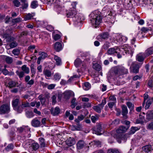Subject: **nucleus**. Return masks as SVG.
I'll list each match as a JSON object with an SVG mask.
<instances>
[{"label": "nucleus", "instance_id": "f257e3e1", "mask_svg": "<svg viewBox=\"0 0 153 153\" xmlns=\"http://www.w3.org/2000/svg\"><path fill=\"white\" fill-rule=\"evenodd\" d=\"M66 16L68 18H72L73 21L76 24L80 23L83 19H82V14L77 13L76 10L72 9V8H70L69 10L67 11Z\"/></svg>", "mask_w": 153, "mask_h": 153}, {"label": "nucleus", "instance_id": "f03ea898", "mask_svg": "<svg viewBox=\"0 0 153 153\" xmlns=\"http://www.w3.org/2000/svg\"><path fill=\"white\" fill-rule=\"evenodd\" d=\"M90 16L91 23L92 25H95V27L101 23L102 16H101L100 12L99 11L96 10L92 12Z\"/></svg>", "mask_w": 153, "mask_h": 153}, {"label": "nucleus", "instance_id": "7ed1b4c3", "mask_svg": "<svg viewBox=\"0 0 153 153\" xmlns=\"http://www.w3.org/2000/svg\"><path fill=\"white\" fill-rule=\"evenodd\" d=\"M17 132L22 134L25 137L29 138L31 137L30 128L28 126H23L17 128Z\"/></svg>", "mask_w": 153, "mask_h": 153}, {"label": "nucleus", "instance_id": "20e7f679", "mask_svg": "<svg viewBox=\"0 0 153 153\" xmlns=\"http://www.w3.org/2000/svg\"><path fill=\"white\" fill-rule=\"evenodd\" d=\"M12 105L13 109L18 113L22 112V108L20 105V100L19 98H14L12 101Z\"/></svg>", "mask_w": 153, "mask_h": 153}, {"label": "nucleus", "instance_id": "39448f33", "mask_svg": "<svg viewBox=\"0 0 153 153\" xmlns=\"http://www.w3.org/2000/svg\"><path fill=\"white\" fill-rule=\"evenodd\" d=\"M114 73L118 75H122L128 73V70L122 66H118L114 71Z\"/></svg>", "mask_w": 153, "mask_h": 153}, {"label": "nucleus", "instance_id": "423d86ee", "mask_svg": "<svg viewBox=\"0 0 153 153\" xmlns=\"http://www.w3.org/2000/svg\"><path fill=\"white\" fill-rule=\"evenodd\" d=\"M142 64L138 63L137 62H134L132 63L130 68H133V73H137L138 72L139 69L141 66Z\"/></svg>", "mask_w": 153, "mask_h": 153}, {"label": "nucleus", "instance_id": "0eeeda50", "mask_svg": "<svg viewBox=\"0 0 153 153\" xmlns=\"http://www.w3.org/2000/svg\"><path fill=\"white\" fill-rule=\"evenodd\" d=\"M29 149L31 151H36L37 150L39 147V144L36 143L34 141H31L28 143Z\"/></svg>", "mask_w": 153, "mask_h": 153}, {"label": "nucleus", "instance_id": "6e6552de", "mask_svg": "<svg viewBox=\"0 0 153 153\" xmlns=\"http://www.w3.org/2000/svg\"><path fill=\"white\" fill-rule=\"evenodd\" d=\"M10 111V105L8 104L2 105L0 107V112L2 114L8 113Z\"/></svg>", "mask_w": 153, "mask_h": 153}, {"label": "nucleus", "instance_id": "1a4fd4ad", "mask_svg": "<svg viewBox=\"0 0 153 153\" xmlns=\"http://www.w3.org/2000/svg\"><path fill=\"white\" fill-rule=\"evenodd\" d=\"M93 130L95 133L97 135H100L102 132H103V129L102 127V125L100 123H97V125L93 128Z\"/></svg>", "mask_w": 153, "mask_h": 153}, {"label": "nucleus", "instance_id": "9d476101", "mask_svg": "<svg viewBox=\"0 0 153 153\" xmlns=\"http://www.w3.org/2000/svg\"><path fill=\"white\" fill-rule=\"evenodd\" d=\"M109 36V34L107 32L102 33L97 36L96 38L100 41H102L104 40L107 39Z\"/></svg>", "mask_w": 153, "mask_h": 153}, {"label": "nucleus", "instance_id": "9b49d317", "mask_svg": "<svg viewBox=\"0 0 153 153\" xmlns=\"http://www.w3.org/2000/svg\"><path fill=\"white\" fill-rule=\"evenodd\" d=\"M8 30H7L2 35L3 38L6 39V41L7 42H10L13 41L14 38L11 36L10 34L8 33Z\"/></svg>", "mask_w": 153, "mask_h": 153}, {"label": "nucleus", "instance_id": "f8f14e48", "mask_svg": "<svg viewBox=\"0 0 153 153\" xmlns=\"http://www.w3.org/2000/svg\"><path fill=\"white\" fill-rule=\"evenodd\" d=\"M123 49L124 50V51H125V53H126L130 54L131 56L133 55L134 50L133 49L131 48V47L126 45L123 48Z\"/></svg>", "mask_w": 153, "mask_h": 153}, {"label": "nucleus", "instance_id": "ddd939ff", "mask_svg": "<svg viewBox=\"0 0 153 153\" xmlns=\"http://www.w3.org/2000/svg\"><path fill=\"white\" fill-rule=\"evenodd\" d=\"M117 48L116 47L111 48H109L107 51V53L109 55H114L117 53Z\"/></svg>", "mask_w": 153, "mask_h": 153}, {"label": "nucleus", "instance_id": "4468645a", "mask_svg": "<svg viewBox=\"0 0 153 153\" xmlns=\"http://www.w3.org/2000/svg\"><path fill=\"white\" fill-rule=\"evenodd\" d=\"M85 117V116L81 115L80 116H78L77 118L75 119V121L76 122V124L78 126V128L79 129H77V130H79V129H80L82 128V126L79 123V122L80 121L83 120Z\"/></svg>", "mask_w": 153, "mask_h": 153}, {"label": "nucleus", "instance_id": "2eb2a0df", "mask_svg": "<svg viewBox=\"0 0 153 153\" xmlns=\"http://www.w3.org/2000/svg\"><path fill=\"white\" fill-rule=\"evenodd\" d=\"M54 48L57 52H59L61 51L62 49L61 43L59 42H56L54 45Z\"/></svg>", "mask_w": 153, "mask_h": 153}, {"label": "nucleus", "instance_id": "dca6fc26", "mask_svg": "<svg viewBox=\"0 0 153 153\" xmlns=\"http://www.w3.org/2000/svg\"><path fill=\"white\" fill-rule=\"evenodd\" d=\"M55 5H54V8L57 11H61L62 10V7L61 6V3L59 0L57 1Z\"/></svg>", "mask_w": 153, "mask_h": 153}, {"label": "nucleus", "instance_id": "f3484780", "mask_svg": "<svg viewBox=\"0 0 153 153\" xmlns=\"http://www.w3.org/2000/svg\"><path fill=\"white\" fill-rule=\"evenodd\" d=\"M129 128V126H121L116 130V132L118 133H122L126 132Z\"/></svg>", "mask_w": 153, "mask_h": 153}, {"label": "nucleus", "instance_id": "a211bd4d", "mask_svg": "<svg viewBox=\"0 0 153 153\" xmlns=\"http://www.w3.org/2000/svg\"><path fill=\"white\" fill-rule=\"evenodd\" d=\"M31 125L34 127H38L40 126V122L36 118H34L31 121Z\"/></svg>", "mask_w": 153, "mask_h": 153}, {"label": "nucleus", "instance_id": "6ab92c4d", "mask_svg": "<svg viewBox=\"0 0 153 153\" xmlns=\"http://www.w3.org/2000/svg\"><path fill=\"white\" fill-rule=\"evenodd\" d=\"M122 115L125 118H126V115L128 113V111L127 107L124 105H123L122 106Z\"/></svg>", "mask_w": 153, "mask_h": 153}, {"label": "nucleus", "instance_id": "aec40b11", "mask_svg": "<svg viewBox=\"0 0 153 153\" xmlns=\"http://www.w3.org/2000/svg\"><path fill=\"white\" fill-rule=\"evenodd\" d=\"M51 111L52 115L55 116L59 114L60 113V109L59 108L56 107L55 108H51Z\"/></svg>", "mask_w": 153, "mask_h": 153}, {"label": "nucleus", "instance_id": "412c9836", "mask_svg": "<svg viewBox=\"0 0 153 153\" xmlns=\"http://www.w3.org/2000/svg\"><path fill=\"white\" fill-rule=\"evenodd\" d=\"M103 108V106L99 104L97 105L94 106L93 107V109L96 112L99 113H101V110Z\"/></svg>", "mask_w": 153, "mask_h": 153}, {"label": "nucleus", "instance_id": "4be33fe9", "mask_svg": "<svg viewBox=\"0 0 153 153\" xmlns=\"http://www.w3.org/2000/svg\"><path fill=\"white\" fill-rule=\"evenodd\" d=\"M67 145L68 146H71L75 143V141L74 138L70 137L66 141Z\"/></svg>", "mask_w": 153, "mask_h": 153}, {"label": "nucleus", "instance_id": "5701e85b", "mask_svg": "<svg viewBox=\"0 0 153 153\" xmlns=\"http://www.w3.org/2000/svg\"><path fill=\"white\" fill-rule=\"evenodd\" d=\"M39 143L40 145L41 148H44L46 146L47 144L45 139L43 137H40L39 139Z\"/></svg>", "mask_w": 153, "mask_h": 153}, {"label": "nucleus", "instance_id": "b1692460", "mask_svg": "<svg viewBox=\"0 0 153 153\" xmlns=\"http://www.w3.org/2000/svg\"><path fill=\"white\" fill-rule=\"evenodd\" d=\"M54 59L55 61V64L57 66H60L62 64L61 58L56 55H54Z\"/></svg>", "mask_w": 153, "mask_h": 153}, {"label": "nucleus", "instance_id": "393cba45", "mask_svg": "<svg viewBox=\"0 0 153 153\" xmlns=\"http://www.w3.org/2000/svg\"><path fill=\"white\" fill-rule=\"evenodd\" d=\"M143 150L146 153H148L149 152H151L152 150V146L151 145H147L144 146L142 148Z\"/></svg>", "mask_w": 153, "mask_h": 153}, {"label": "nucleus", "instance_id": "a878e982", "mask_svg": "<svg viewBox=\"0 0 153 153\" xmlns=\"http://www.w3.org/2000/svg\"><path fill=\"white\" fill-rule=\"evenodd\" d=\"M146 118L148 120L153 119V111L148 112L146 114Z\"/></svg>", "mask_w": 153, "mask_h": 153}, {"label": "nucleus", "instance_id": "bb28decb", "mask_svg": "<svg viewBox=\"0 0 153 153\" xmlns=\"http://www.w3.org/2000/svg\"><path fill=\"white\" fill-rule=\"evenodd\" d=\"M74 64L76 67H78L80 65L82 64V66H84L83 63L82 62L81 60L79 59H77L74 61Z\"/></svg>", "mask_w": 153, "mask_h": 153}, {"label": "nucleus", "instance_id": "cd10ccee", "mask_svg": "<svg viewBox=\"0 0 153 153\" xmlns=\"http://www.w3.org/2000/svg\"><path fill=\"white\" fill-rule=\"evenodd\" d=\"M20 105L22 108V111H23L24 108L29 107H30L29 102L27 101L22 102L21 103H20Z\"/></svg>", "mask_w": 153, "mask_h": 153}, {"label": "nucleus", "instance_id": "c85d7f7f", "mask_svg": "<svg viewBox=\"0 0 153 153\" xmlns=\"http://www.w3.org/2000/svg\"><path fill=\"white\" fill-rule=\"evenodd\" d=\"M43 73L46 77H49L51 75V72L49 70L47 69H45L43 71Z\"/></svg>", "mask_w": 153, "mask_h": 153}, {"label": "nucleus", "instance_id": "c756f323", "mask_svg": "<svg viewBox=\"0 0 153 153\" xmlns=\"http://www.w3.org/2000/svg\"><path fill=\"white\" fill-rule=\"evenodd\" d=\"M93 68L97 71H100L101 69V65L98 63H94L93 65Z\"/></svg>", "mask_w": 153, "mask_h": 153}, {"label": "nucleus", "instance_id": "7c9ffc66", "mask_svg": "<svg viewBox=\"0 0 153 153\" xmlns=\"http://www.w3.org/2000/svg\"><path fill=\"white\" fill-rule=\"evenodd\" d=\"M38 98L40 100L41 104L43 105L45 104L46 101V98L45 97H44L43 94H41L39 96Z\"/></svg>", "mask_w": 153, "mask_h": 153}, {"label": "nucleus", "instance_id": "2f4dec72", "mask_svg": "<svg viewBox=\"0 0 153 153\" xmlns=\"http://www.w3.org/2000/svg\"><path fill=\"white\" fill-rule=\"evenodd\" d=\"M25 115L27 117L30 118L34 116L33 113L30 111L27 110L25 112Z\"/></svg>", "mask_w": 153, "mask_h": 153}, {"label": "nucleus", "instance_id": "473e14b6", "mask_svg": "<svg viewBox=\"0 0 153 153\" xmlns=\"http://www.w3.org/2000/svg\"><path fill=\"white\" fill-rule=\"evenodd\" d=\"M144 55L141 54H139L137 55L136 56V59L140 62H143L144 60Z\"/></svg>", "mask_w": 153, "mask_h": 153}, {"label": "nucleus", "instance_id": "72a5a7b5", "mask_svg": "<svg viewBox=\"0 0 153 153\" xmlns=\"http://www.w3.org/2000/svg\"><path fill=\"white\" fill-rule=\"evenodd\" d=\"M110 47V43L108 42H106L102 46V49L105 50H107L108 48Z\"/></svg>", "mask_w": 153, "mask_h": 153}, {"label": "nucleus", "instance_id": "f704fd0d", "mask_svg": "<svg viewBox=\"0 0 153 153\" xmlns=\"http://www.w3.org/2000/svg\"><path fill=\"white\" fill-rule=\"evenodd\" d=\"M34 13H28L24 17V20L25 21H27L31 19V18L34 16Z\"/></svg>", "mask_w": 153, "mask_h": 153}, {"label": "nucleus", "instance_id": "c9c22d12", "mask_svg": "<svg viewBox=\"0 0 153 153\" xmlns=\"http://www.w3.org/2000/svg\"><path fill=\"white\" fill-rule=\"evenodd\" d=\"M22 71L24 72V73L27 74H28L29 72V68L27 67L25 65H23L22 67Z\"/></svg>", "mask_w": 153, "mask_h": 153}, {"label": "nucleus", "instance_id": "e433bc0d", "mask_svg": "<svg viewBox=\"0 0 153 153\" xmlns=\"http://www.w3.org/2000/svg\"><path fill=\"white\" fill-rule=\"evenodd\" d=\"M138 128L136 127H132L131 128L130 131L128 132L130 135L133 134L135 132L138 130Z\"/></svg>", "mask_w": 153, "mask_h": 153}, {"label": "nucleus", "instance_id": "4c0bfd02", "mask_svg": "<svg viewBox=\"0 0 153 153\" xmlns=\"http://www.w3.org/2000/svg\"><path fill=\"white\" fill-rule=\"evenodd\" d=\"M91 87V84L88 82H85L83 86V89L85 90H88Z\"/></svg>", "mask_w": 153, "mask_h": 153}, {"label": "nucleus", "instance_id": "58836bf2", "mask_svg": "<svg viewBox=\"0 0 153 153\" xmlns=\"http://www.w3.org/2000/svg\"><path fill=\"white\" fill-rule=\"evenodd\" d=\"M77 147L78 149H82L84 146V142L82 140L79 141L77 144Z\"/></svg>", "mask_w": 153, "mask_h": 153}, {"label": "nucleus", "instance_id": "ea45409f", "mask_svg": "<svg viewBox=\"0 0 153 153\" xmlns=\"http://www.w3.org/2000/svg\"><path fill=\"white\" fill-rule=\"evenodd\" d=\"M146 53L147 56L152 54L153 53V47L148 48L146 51Z\"/></svg>", "mask_w": 153, "mask_h": 153}, {"label": "nucleus", "instance_id": "a19ab883", "mask_svg": "<svg viewBox=\"0 0 153 153\" xmlns=\"http://www.w3.org/2000/svg\"><path fill=\"white\" fill-rule=\"evenodd\" d=\"M126 104L128 107L131 111L133 109L134 105L131 102L128 101L126 102Z\"/></svg>", "mask_w": 153, "mask_h": 153}, {"label": "nucleus", "instance_id": "79ce46f5", "mask_svg": "<svg viewBox=\"0 0 153 153\" xmlns=\"http://www.w3.org/2000/svg\"><path fill=\"white\" fill-rule=\"evenodd\" d=\"M99 115H95V116H92L91 119L92 122L93 123H95L97 120L99 118Z\"/></svg>", "mask_w": 153, "mask_h": 153}, {"label": "nucleus", "instance_id": "37998d69", "mask_svg": "<svg viewBox=\"0 0 153 153\" xmlns=\"http://www.w3.org/2000/svg\"><path fill=\"white\" fill-rule=\"evenodd\" d=\"M5 60L7 63L9 64L12 62L13 59L11 57L7 56L5 59Z\"/></svg>", "mask_w": 153, "mask_h": 153}, {"label": "nucleus", "instance_id": "c03bdc74", "mask_svg": "<svg viewBox=\"0 0 153 153\" xmlns=\"http://www.w3.org/2000/svg\"><path fill=\"white\" fill-rule=\"evenodd\" d=\"M20 53V50L18 48L14 49L12 51L13 53L15 56H18Z\"/></svg>", "mask_w": 153, "mask_h": 153}, {"label": "nucleus", "instance_id": "a18cd8bd", "mask_svg": "<svg viewBox=\"0 0 153 153\" xmlns=\"http://www.w3.org/2000/svg\"><path fill=\"white\" fill-rule=\"evenodd\" d=\"M38 6V2L37 1L34 0L33 1L31 4V7L33 8H35Z\"/></svg>", "mask_w": 153, "mask_h": 153}, {"label": "nucleus", "instance_id": "49530a36", "mask_svg": "<svg viewBox=\"0 0 153 153\" xmlns=\"http://www.w3.org/2000/svg\"><path fill=\"white\" fill-rule=\"evenodd\" d=\"M22 21V19L20 17H18L16 19H13L12 20V22L13 23H16L21 22Z\"/></svg>", "mask_w": 153, "mask_h": 153}, {"label": "nucleus", "instance_id": "de8ad7c7", "mask_svg": "<svg viewBox=\"0 0 153 153\" xmlns=\"http://www.w3.org/2000/svg\"><path fill=\"white\" fill-rule=\"evenodd\" d=\"M16 74L18 75L20 78H22L24 75V73L23 71L19 72L18 71H16Z\"/></svg>", "mask_w": 153, "mask_h": 153}, {"label": "nucleus", "instance_id": "09e8293b", "mask_svg": "<svg viewBox=\"0 0 153 153\" xmlns=\"http://www.w3.org/2000/svg\"><path fill=\"white\" fill-rule=\"evenodd\" d=\"M14 147V146L12 144H10L5 148V149L7 151H8L12 150Z\"/></svg>", "mask_w": 153, "mask_h": 153}, {"label": "nucleus", "instance_id": "8fccbe9b", "mask_svg": "<svg viewBox=\"0 0 153 153\" xmlns=\"http://www.w3.org/2000/svg\"><path fill=\"white\" fill-rule=\"evenodd\" d=\"M129 135H130L128 133L126 134L123 135H122L121 137V140H126L127 138L129 137Z\"/></svg>", "mask_w": 153, "mask_h": 153}, {"label": "nucleus", "instance_id": "3c124183", "mask_svg": "<svg viewBox=\"0 0 153 153\" xmlns=\"http://www.w3.org/2000/svg\"><path fill=\"white\" fill-rule=\"evenodd\" d=\"M13 3L14 6L16 7H19L20 5V2L18 0H14L13 1Z\"/></svg>", "mask_w": 153, "mask_h": 153}, {"label": "nucleus", "instance_id": "603ef678", "mask_svg": "<svg viewBox=\"0 0 153 153\" xmlns=\"http://www.w3.org/2000/svg\"><path fill=\"white\" fill-rule=\"evenodd\" d=\"M18 45L17 42L13 41L11 42L9 46L11 48H13L16 47Z\"/></svg>", "mask_w": 153, "mask_h": 153}, {"label": "nucleus", "instance_id": "864d4df0", "mask_svg": "<svg viewBox=\"0 0 153 153\" xmlns=\"http://www.w3.org/2000/svg\"><path fill=\"white\" fill-rule=\"evenodd\" d=\"M9 85V87L10 88H12L15 87L16 85V82L13 81H11L9 82L8 83Z\"/></svg>", "mask_w": 153, "mask_h": 153}, {"label": "nucleus", "instance_id": "5fc2aeb1", "mask_svg": "<svg viewBox=\"0 0 153 153\" xmlns=\"http://www.w3.org/2000/svg\"><path fill=\"white\" fill-rule=\"evenodd\" d=\"M34 81L33 79H31L27 82V85H28V87L29 88L33 84Z\"/></svg>", "mask_w": 153, "mask_h": 153}, {"label": "nucleus", "instance_id": "6e6d98bb", "mask_svg": "<svg viewBox=\"0 0 153 153\" xmlns=\"http://www.w3.org/2000/svg\"><path fill=\"white\" fill-rule=\"evenodd\" d=\"M152 103V101L150 100H148L146 102V105L145 106V108L146 109L149 108V107L151 105Z\"/></svg>", "mask_w": 153, "mask_h": 153}, {"label": "nucleus", "instance_id": "4d7b16f0", "mask_svg": "<svg viewBox=\"0 0 153 153\" xmlns=\"http://www.w3.org/2000/svg\"><path fill=\"white\" fill-rule=\"evenodd\" d=\"M78 77H79V76L78 75H74L72 76L68 80L67 82H70L74 80V78H76Z\"/></svg>", "mask_w": 153, "mask_h": 153}, {"label": "nucleus", "instance_id": "13d9d810", "mask_svg": "<svg viewBox=\"0 0 153 153\" xmlns=\"http://www.w3.org/2000/svg\"><path fill=\"white\" fill-rule=\"evenodd\" d=\"M57 97L56 95H53L52 96V104L53 105L55 104L56 102V100Z\"/></svg>", "mask_w": 153, "mask_h": 153}, {"label": "nucleus", "instance_id": "bf43d9fd", "mask_svg": "<svg viewBox=\"0 0 153 153\" xmlns=\"http://www.w3.org/2000/svg\"><path fill=\"white\" fill-rule=\"evenodd\" d=\"M55 80H59L61 78V76L58 73H56L54 76Z\"/></svg>", "mask_w": 153, "mask_h": 153}, {"label": "nucleus", "instance_id": "052dcab7", "mask_svg": "<svg viewBox=\"0 0 153 153\" xmlns=\"http://www.w3.org/2000/svg\"><path fill=\"white\" fill-rule=\"evenodd\" d=\"M53 36V39L55 41L59 40L61 38L60 35L58 34H55L54 36Z\"/></svg>", "mask_w": 153, "mask_h": 153}, {"label": "nucleus", "instance_id": "680f3d73", "mask_svg": "<svg viewBox=\"0 0 153 153\" xmlns=\"http://www.w3.org/2000/svg\"><path fill=\"white\" fill-rule=\"evenodd\" d=\"M109 99L110 100L112 101V102H116V98L114 95L110 96L109 97Z\"/></svg>", "mask_w": 153, "mask_h": 153}, {"label": "nucleus", "instance_id": "e2e57ef3", "mask_svg": "<svg viewBox=\"0 0 153 153\" xmlns=\"http://www.w3.org/2000/svg\"><path fill=\"white\" fill-rule=\"evenodd\" d=\"M147 128L149 130H153V122L149 123L147 126Z\"/></svg>", "mask_w": 153, "mask_h": 153}, {"label": "nucleus", "instance_id": "0e129e2a", "mask_svg": "<svg viewBox=\"0 0 153 153\" xmlns=\"http://www.w3.org/2000/svg\"><path fill=\"white\" fill-rule=\"evenodd\" d=\"M77 4V3L76 2H72L71 5V7L70 8H72V9H75L76 10V6Z\"/></svg>", "mask_w": 153, "mask_h": 153}, {"label": "nucleus", "instance_id": "69168bd1", "mask_svg": "<svg viewBox=\"0 0 153 153\" xmlns=\"http://www.w3.org/2000/svg\"><path fill=\"white\" fill-rule=\"evenodd\" d=\"M108 152V153H119L118 150L113 149L109 150Z\"/></svg>", "mask_w": 153, "mask_h": 153}, {"label": "nucleus", "instance_id": "338daca9", "mask_svg": "<svg viewBox=\"0 0 153 153\" xmlns=\"http://www.w3.org/2000/svg\"><path fill=\"white\" fill-rule=\"evenodd\" d=\"M28 32L26 31H24L22 32L19 36V37L21 38L23 36H27V34Z\"/></svg>", "mask_w": 153, "mask_h": 153}, {"label": "nucleus", "instance_id": "774afa93", "mask_svg": "<svg viewBox=\"0 0 153 153\" xmlns=\"http://www.w3.org/2000/svg\"><path fill=\"white\" fill-rule=\"evenodd\" d=\"M120 122V120L119 119H115L112 122V124H114L115 125L118 124Z\"/></svg>", "mask_w": 153, "mask_h": 153}]
</instances>
